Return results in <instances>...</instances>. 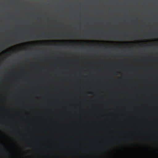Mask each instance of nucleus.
Returning a JSON list of instances; mask_svg holds the SVG:
<instances>
[{
  "instance_id": "obj_1",
  "label": "nucleus",
  "mask_w": 158,
  "mask_h": 158,
  "mask_svg": "<svg viewBox=\"0 0 158 158\" xmlns=\"http://www.w3.org/2000/svg\"><path fill=\"white\" fill-rule=\"evenodd\" d=\"M46 35V34L45 33H44L42 35V36L43 37L45 36Z\"/></svg>"
},
{
  "instance_id": "obj_2",
  "label": "nucleus",
  "mask_w": 158,
  "mask_h": 158,
  "mask_svg": "<svg viewBox=\"0 0 158 158\" xmlns=\"http://www.w3.org/2000/svg\"><path fill=\"white\" fill-rule=\"evenodd\" d=\"M40 35H37L36 36V38H40Z\"/></svg>"
},
{
  "instance_id": "obj_3",
  "label": "nucleus",
  "mask_w": 158,
  "mask_h": 158,
  "mask_svg": "<svg viewBox=\"0 0 158 158\" xmlns=\"http://www.w3.org/2000/svg\"><path fill=\"white\" fill-rule=\"evenodd\" d=\"M32 43L34 42V41H32Z\"/></svg>"
}]
</instances>
